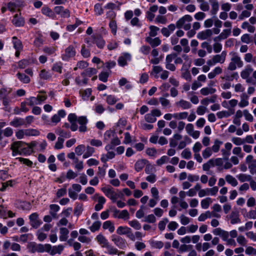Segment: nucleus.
<instances>
[{"label": "nucleus", "instance_id": "f8f14e48", "mask_svg": "<svg viewBox=\"0 0 256 256\" xmlns=\"http://www.w3.org/2000/svg\"><path fill=\"white\" fill-rule=\"evenodd\" d=\"M77 119V116L74 114H70L68 116V120L71 124L70 128L72 131H76L78 128V125L76 123Z\"/></svg>", "mask_w": 256, "mask_h": 256}, {"label": "nucleus", "instance_id": "6ab92c4d", "mask_svg": "<svg viewBox=\"0 0 256 256\" xmlns=\"http://www.w3.org/2000/svg\"><path fill=\"white\" fill-rule=\"evenodd\" d=\"M12 24L16 26H21L24 25V21L22 18L16 14L12 20Z\"/></svg>", "mask_w": 256, "mask_h": 256}, {"label": "nucleus", "instance_id": "603ef678", "mask_svg": "<svg viewBox=\"0 0 256 256\" xmlns=\"http://www.w3.org/2000/svg\"><path fill=\"white\" fill-rule=\"evenodd\" d=\"M94 152V149L92 147L87 146L86 152L83 155L82 157L84 158H88Z\"/></svg>", "mask_w": 256, "mask_h": 256}, {"label": "nucleus", "instance_id": "79ce46f5", "mask_svg": "<svg viewBox=\"0 0 256 256\" xmlns=\"http://www.w3.org/2000/svg\"><path fill=\"white\" fill-rule=\"evenodd\" d=\"M216 90L213 88H204L200 90V94L203 96H208L209 94L214 93Z\"/></svg>", "mask_w": 256, "mask_h": 256}, {"label": "nucleus", "instance_id": "13d9d810", "mask_svg": "<svg viewBox=\"0 0 256 256\" xmlns=\"http://www.w3.org/2000/svg\"><path fill=\"white\" fill-rule=\"evenodd\" d=\"M109 26L111 29L112 32L114 34H116L117 30V24L116 20H112Z\"/></svg>", "mask_w": 256, "mask_h": 256}, {"label": "nucleus", "instance_id": "cd10ccee", "mask_svg": "<svg viewBox=\"0 0 256 256\" xmlns=\"http://www.w3.org/2000/svg\"><path fill=\"white\" fill-rule=\"evenodd\" d=\"M50 214L54 218H57L56 212L60 210V206L57 204H52L50 206Z\"/></svg>", "mask_w": 256, "mask_h": 256}, {"label": "nucleus", "instance_id": "412c9836", "mask_svg": "<svg viewBox=\"0 0 256 256\" xmlns=\"http://www.w3.org/2000/svg\"><path fill=\"white\" fill-rule=\"evenodd\" d=\"M212 6L210 12L212 14L215 15L219 9V4L217 0H209Z\"/></svg>", "mask_w": 256, "mask_h": 256}, {"label": "nucleus", "instance_id": "680f3d73", "mask_svg": "<svg viewBox=\"0 0 256 256\" xmlns=\"http://www.w3.org/2000/svg\"><path fill=\"white\" fill-rule=\"evenodd\" d=\"M64 141V138H62L61 137H58V140L55 144L54 145V148L55 149H61L63 148V143Z\"/></svg>", "mask_w": 256, "mask_h": 256}, {"label": "nucleus", "instance_id": "6e6d98bb", "mask_svg": "<svg viewBox=\"0 0 256 256\" xmlns=\"http://www.w3.org/2000/svg\"><path fill=\"white\" fill-rule=\"evenodd\" d=\"M101 226V222L100 221H96L90 227V230L92 232L98 230Z\"/></svg>", "mask_w": 256, "mask_h": 256}, {"label": "nucleus", "instance_id": "a19ab883", "mask_svg": "<svg viewBox=\"0 0 256 256\" xmlns=\"http://www.w3.org/2000/svg\"><path fill=\"white\" fill-rule=\"evenodd\" d=\"M56 132L60 136L59 137L62 138H69L70 136V132H66L61 128H57L56 130Z\"/></svg>", "mask_w": 256, "mask_h": 256}, {"label": "nucleus", "instance_id": "052dcab7", "mask_svg": "<svg viewBox=\"0 0 256 256\" xmlns=\"http://www.w3.org/2000/svg\"><path fill=\"white\" fill-rule=\"evenodd\" d=\"M155 22L156 23L165 24L167 22V18L165 16L158 15L155 19Z\"/></svg>", "mask_w": 256, "mask_h": 256}, {"label": "nucleus", "instance_id": "473e14b6", "mask_svg": "<svg viewBox=\"0 0 256 256\" xmlns=\"http://www.w3.org/2000/svg\"><path fill=\"white\" fill-rule=\"evenodd\" d=\"M96 73V70L94 68H89L86 69L82 73V76L84 78L86 76H91L94 74Z\"/></svg>", "mask_w": 256, "mask_h": 256}, {"label": "nucleus", "instance_id": "dca6fc26", "mask_svg": "<svg viewBox=\"0 0 256 256\" xmlns=\"http://www.w3.org/2000/svg\"><path fill=\"white\" fill-rule=\"evenodd\" d=\"M92 38L94 42L95 43L97 46L100 48H102L105 45V41L100 35L92 36Z\"/></svg>", "mask_w": 256, "mask_h": 256}, {"label": "nucleus", "instance_id": "338daca9", "mask_svg": "<svg viewBox=\"0 0 256 256\" xmlns=\"http://www.w3.org/2000/svg\"><path fill=\"white\" fill-rule=\"evenodd\" d=\"M232 142L236 146H240L244 143V139L238 137H233Z\"/></svg>", "mask_w": 256, "mask_h": 256}, {"label": "nucleus", "instance_id": "f257e3e1", "mask_svg": "<svg viewBox=\"0 0 256 256\" xmlns=\"http://www.w3.org/2000/svg\"><path fill=\"white\" fill-rule=\"evenodd\" d=\"M11 149L12 150V155L14 156L16 154H30L32 150L28 146V144L22 141H18L14 142L11 146Z\"/></svg>", "mask_w": 256, "mask_h": 256}, {"label": "nucleus", "instance_id": "e433bc0d", "mask_svg": "<svg viewBox=\"0 0 256 256\" xmlns=\"http://www.w3.org/2000/svg\"><path fill=\"white\" fill-rule=\"evenodd\" d=\"M16 75L18 78L24 84H28L30 82V78H29V76H27L24 74L18 72Z\"/></svg>", "mask_w": 256, "mask_h": 256}, {"label": "nucleus", "instance_id": "ddd939ff", "mask_svg": "<svg viewBox=\"0 0 256 256\" xmlns=\"http://www.w3.org/2000/svg\"><path fill=\"white\" fill-rule=\"evenodd\" d=\"M131 60V56L128 53H124L118 58V64L121 66H124L127 64V62Z\"/></svg>", "mask_w": 256, "mask_h": 256}, {"label": "nucleus", "instance_id": "c85d7f7f", "mask_svg": "<svg viewBox=\"0 0 256 256\" xmlns=\"http://www.w3.org/2000/svg\"><path fill=\"white\" fill-rule=\"evenodd\" d=\"M102 228L104 230H108L111 233L113 232L115 230V228L113 222L110 220L106 221L103 223Z\"/></svg>", "mask_w": 256, "mask_h": 256}, {"label": "nucleus", "instance_id": "f704fd0d", "mask_svg": "<svg viewBox=\"0 0 256 256\" xmlns=\"http://www.w3.org/2000/svg\"><path fill=\"white\" fill-rule=\"evenodd\" d=\"M42 12L44 14L46 15L50 18H54L55 17L54 12L48 7H43L42 9Z\"/></svg>", "mask_w": 256, "mask_h": 256}, {"label": "nucleus", "instance_id": "7c9ffc66", "mask_svg": "<svg viewBox=\"0 0 256 256\" xmlns=\"http://www.w3.org/2000/svg\"><path fill=\"white\" fill-rule=\"evenodd\" d=\"M225 179L226 182L232 186H236L238 184V182L236 178L230 174L226 175Z\"/></svg>", "mask_w": 256, "mask_h": 256}, {"label": "nucleus", "instance_id": "c9c22d12", "mask_svg": "<svg viewBox=\"0 0 256 256\" xmlns=\"http://www.w3.org/2000/svg\"><path fill=\"white\" fill-rule=\"evenodd\" d=\"M222 144V142L218 139H216L214 141V145L210 147L212 151L214 152H217L219 151L220 146Z\"/></svg>", "mask_w": 256, "mask_h": 256}, {"label": "nucleus", "instance_id": "bb28decb", "mask_svg": "<svg viewBox=\"0 0 256 256\" xmlns=\"http://www.w3.org/2000/svg\"><path fill=\"white\" fill-rule=\"evenodd\" d=\"M146 41L149 43L152 48L159 46L161 42L158 38H152L150 37H148L146 38Z\"/></svg>", "mask_w": 256, "mask_h": 256}, {"label": "nucleus", "instance_id": "4be33fe9", "mask_svg": "<svg viewBox=\"0 0 256 256\" xmlns=\"http://www.w3.org/2000/svg\"><path fill=\"white\" fill-rule=\"evenodd\" d=\"M231 32L230 29L224 30L218 37L214 38V40L216 41L217 40H221L226 39L230 34Z\"/></svg>", "mask_w": 256, "mask_h": 256}, {"label": "nucleus", "instance_id": "7ed1b4c3", "mask_svg": "<svg viewBox=\"0 0 256 256\" xmlns=\"http://www.w3.org/2000/svg\"><path fill=\"white\" fill-rule=\"evenodd\" d=\"M192 20V16L186 14L180 18L176 22L177 28H183L186 30H190L191 28L190 22Z\"/></svg>", "mask_w": 256, "mask_h": 256}, {"label": "nucleus", "instance_id": "39448f33", "mask_svg": "<svg viewBox=\"0 0 256 256\" xmlns=\"http://www.w3.org/2000/svg\"><path fill=\"white\" fill-rule=\"evenodd\" d=\"M76 54L75 47L72 45H70L66 48L64 53L62 55V58L64 60H68L70 58L74 57Z\"/></svg>", "mask_w": 256, "mask_h": 256}, {"label": "nucleus", "instance_id": "69168bd1", "mask_svg": "<svg viewBox=\"0 0 256 256\" xmlns=\"http://www.w3.org/2000/svg\"><path fill=\"white\" fill-rule=\"evenodd\" d=\"M129 213L127 210H122V211H120V214L118 216V218L120 219H128L129 218Z\"/></svg>", "mask_w": 256, "mask_h": 256}, {"label": "nucleus", "instance_id": "5fc2aeb1", "mask_svg": "<svg viewBox=\"0 0 256 256\" xmlns=\"http://www.w3.org/2000/svg\"><path fill=\"white\" fill-rule=\"evenodd\" d=\"M129 225L135 230H139L141 228L140 224L137 220H132L128 222Z\"/></svg>", "mask_w": 256, "mask_h": 256}, {"label": "nucleus", "instance_id": "5701e85b", "mask_svg": "<svg viewBox=\"0 0 256 256\" xmlns=\"http://www.w3.org/2000/svg\"><path fill=\"white\" fill-rule=\"evenodd\" d=\"M120 143V141L118 137L114 138L110 142V144L106 145L105 147L106 150L108 151L109 150L114 149L116 146L119 145Z\"/></svg>", "mask_w": 256, "mask_h": 256}, {"label": "nucleus", "instance_id": "774afa93", "mask_svg": "<svg viewBox=\"0 0 256 256\" xmlns=\"http://www.w3.org/2000/svg\"><path fill=\"white\" fill-rule=\"evenodd\" d=\"M182 156L186 159H189L192 157V153L189 149H184L181 153Z\"/></svg>", "mask_w": 256, "mask_h": 256}, {"label": "nucleus", "instance_id": "8fccbe9b", "mask_svg": "<svg viewBox=\"0 0 256 256\" xmlns=\"http://www.w3.org/2000/svg\"><path fill=\"white\" fill-rule=\"evenodd\" d=\"M52 76L49 72L45 70H42L40 73V78L47 80L51 78Z\"/></svg>", "mask_w": 256, "mask_h": 256}, {"label": "nucleus", "instance_id": "a18cd8bd", "mask_svg": "<svg viewBox=\"0 0 256 256\" xmlns=\"http://www.w3.org/2000/svg\"><path fill=\"white\" fill-rule=\"evenodd\" d=\"M162 68L159 66H152V70L150 72V74H154V78H158V74L162 71Z\"/></svg>", "mask_w": 256, "mask_h": 256}, {"label": "nucleus", "instance_id": "de8ad7c7", "mask_svg": "<svg viewBox=\"0 0 256 256\" xmlns=\"http://www.w3.org/2000/svg\"><path fill=\"white\" fill-rule=\"evenodd\" d=\"M116 3L118 4V6H116V4H114L112 2H109L104 6V8L106 9L112 10H114L115 8L120 10V6L122 4V3H120L118 1L116 2Z\"/></svg>", "mask_w": 256, "mask_h": 256}, {"label": "nucleus", "instance_id": "864d4df0", "mask_svg": "<svg viewBox=\"0 0 256 256\" xmlns=\"http://www.w3.org/2000/svg\"><path fill=\"white\" fill-rule=\"evenodd\" d=\"M144 119L146 122L150 123L154 122L156 120V118L154 117L151 112L145 115Z\"/></svg>", "mask_w": 256, "mask_h": 256}, {"label": "nucleus", "instance_id": "1a4fd4ad", "mask_svg": "<svg viewBox=\"0 0 256 256\" xmlns=\"http://www.w3.org/2000/svg\"><path fill=\"white\" fill-rule=\"evenodd\" d=\"M88 119L86 116H81L78 118L76 122L80 125L78 129L80 132H84L87 130L86 124Z\"/></svg>", "mask_w": 256, "mask_h": 256}, {"label": "nucleus", "instance_id": "c756f323", "mask_svg": "<svg viewBox=\"0 0 256 256\" xmlns=\"http://www.w3.org/2000/svg\"><path fill=\"white\" fill-rule=\"evenodd\" d=\"M146 162L147 160H138L134 165L135 170L137 172L142 170L145 166Z\"/></svg>", "mask_w": 256, "mask_h": 256}, {"label": "nucleus", "instance_id": "c03bdc74", "mask_svg": "<svg viewBox=\"0 0 256 256\" xmlns=\"http://www.w3.org/2000/svg\"><path fill=\"white\" fill-rule=\"evenodd\" d=\"M212 202V200L210 198H206L204 199H203L201 201V206L202 208L206 209L208 208L210 204Z\"/></svg>", "mask_w": 256, "mask_h": 256}, {"label": "nucleus", "instance_id": "6e6552de", "mask_svg": "<svg viewBox=\"0 0 256 256\" xmlns=\"http://www.w3.org/2000/svg\"><path fill=\"white\" fill-rule=\"evenodd\" d=\"M54 12L56 14L60 15L62 18H68L70 16V10L67 8H64L62 6H55Z\"/></svg>", "mask_w": 256, "mask_h": 256}, {"label": "nucleus", "instance_id": "9b49d317", "mask_svg": "<svg viewBox=\"0 0 256 256\" xmlns=\"http://www.w3.org/2000/svg\"><path fill=\"white\" fill-rule=\"evenodd\" d=\"M190 62L188 64H184L181 69L182 72V77L188 81H190L192 80L190 74L188 70V68L190 67Z\"/></svg>", "mask_w": 256, "mask_h": 256}, {"label": "nucleus", "instance_id": "72a5a7b5", "mask_svg": "<svg viewBox=\"0 0 256 256\" xmlns=\"http://www.w3.org/2000/svg\"><path fill=\"white\" fill-rule=\"evenodd\" d=\"M244 60L246 62L250 63L252 62L254 64L256 65V57H253L251 53H246L244 56Z\"/></svg>", "mask_w": 256, "mask_h": 256}, {"label": "nucleus", "instance_id": "20e7f679", "mask_svg": "<svg viewBox=\"0 0 256 256\" xmlns=\"http://www.w3.org/2000/svg\"><path fill=\"white\" fill-rule=\"evenodd\" d=\"M102 190L106 196L110 198L113 203H115V202L117 201L118 198H122L124 196L120 192H116L112 188H103Z\"/></svg>", "mask_w": 256, "mask_h": 256}, {"label": "nucleus", "instance_id": "0eeeda50", "mask_svg": "<svg viewBox=\"0 0 256 256\" xmlns=\"http://www.w3.org/2000/svg\"><path fill=\"white\" fill-rule=\"evenodd\" d=\"M43 244H37L36 242H30L28 245V248L32 253L36 252H43Z\"/></svg>", "mask_w": 256, "mask_h": 256}, {"label": "nucleus", "instance_id": "37998d69", "mask_svg": "<svg viewBox=\"0 0 256 256\" xmlns=\"http://www.w3.org/2000/svg\"><path fill=\"white\" fill-rule=\"evenodd\" d=\"M64 250V246L62 245H58L52 247V252H50L51 255H54L56 254H60Z\"/></svg>", "mask_w": 256, "mask_h": 256}, {"label": "nucleus", "instance_id": "3c124183", "mask_svg": "<svg viewBox=\"0 0 256 256\" xmlns=\"http://www.w3.org/2000/svg\"><path fill=\"white\" fill-rule=\"evenodd\" d=\"M104 96H106V101L108 104L112 105L116 104L117 102V99L113 95H108L106 94H104Z\"/></svg>", "mask_w": 256, "mask_h": 256}, {"label": "nucleus", "instance_id": "49530a36", "mask_svg": "<svg viewBox=\"0 0 256 256\" xmlns=\"http://www.w3.org/2000/svg\"><path fill=\"white\" fill-rule=\"evenodd\" d=\"M26 136H38L40 135V132L36 129H26Z\"/></svg>", "mask_w": 256, "mask_h": 256}, {"label": "nucleus", "instance_id": "a211bd4d", "mask_svg": "<svg viewBox=\"0 0 256 256\" xmlns=\"http://www.w3.org/2000/svg\"><path fill=\"white\" fill-rule=\"evenodd\" d=\"M226 52L223 51L220 54H216L212 58L215 62L216 63L223 64L226 60Z\"/></svg>", "mask_w": 256, "mask_h": 256}, {"label": "nucleus", "instance_id": "2f4dec72", "mask_svg": "<svg viewBox=\"0 0 256 256\" xmlns=\"http://www.w3.org/2000/svg\"><path fill=\"white\" fill-rule=\"evenodd\" d=\"M222 72V68L220 66H217L208 74V78L210 79L214 78L216 75L220 74Z\"/></svg>", "mask_w": 256, "mask_h": 256}, {"label": "nucleus", "instance_id": "393cba45", "mask_svg": "<svg viewBox=\"0 0 256 256\" xmlns=\"http://www.w3.org/2000/svg\"><path fill=\"white\" fill-rule=\"evenodd\" d=\"M230 223L236 224L240 222V220L239 218V214L238 212H232L230 215Z\"/></svg>", "mask_w": 256, "mask_h": 256}, {"label": "nucleus", "instance_id": "2eb2a0df", "mask_svg": "<svg viewBox=\"0 0 256 256\" xmlns=\"http://www.w3.org/2000/svg\"><path fill=\"white\" fill-rule=\"evenodd\" d=\"M252 72V68L250 65L248 64L240 72V76L242 79H246L249 77Z\"/></svg>", "mask_w": 256, "mask_h": 256}, {"label": "nucleus", "instance_id": "4c0bfd02", "mask_svg": "<svg viewBox=\"0 0 256 256\" xmlns=\"http://www.w3.org/2000/svg\"><path fill=\"white\" fill-rule=\"evenodd\" d=\"M12 42L14 44V47L15 50H22V42L18 40L16 36L12 38Z\"/></svg>", "mask_w": 256, "mask_h": 256}, {"label": "nucleus", "instance_id": "aec40b11", "mask_svg": "<svg viewBox=\"0 0 256 256\" xmlns=\"http://www.w3.org/2000/svg\"><path fill=\"white\" fill-rule=\"evenodd\" d=\"M24 124V120L20 118H16L10 122V125L15 128L21 126Z\"/></svg>", "mask_w": 256, "mask_h": 256}, {"label": "nucleus", "instance_id": "09e8293b", "mask_svg": "<svg viewBox=\"0 0 256 256\" xmlns=\"http://www.w3.org/2000/svg\"><path fill=\"white\" fill-rule=\"evenodd\" d=\"M212 154V151L210 147H206L202 152V157L206 159L210 157Z\"/></svg>", "mask_w": 256, "mask_h": 256}, {"label": "nucleus", "instance_id": "58836bf2", "mask_svg": "<svg viewBox=\"0 0 256 256\" xmlns=\"http://www.w3.org/2000/svg\"><path fill=\"white\" fill-rule=\"evenodd\" d=\"M131 230V228L128 226H119L116 232L118 234H127L128 233H130V231Z\"/></svg>", "mask_w": 256, "mask_h": 256}, {"label": "nucleus", "instance_id": "4468645a", "mask_svg": "<svg viewBox=\"0 0 256 256\" xmlns=\"http://www.w3.org/2000/svg\"><path fill=\"white\" fill-rule=\"evenodd\" d=\"M175 104L177 107L180 108L183 110L189 109L192 106L190 102L183 99H181L179 101L176 102Z\"/></svg>", "mask_w": 256, "mask_h": 256}, {"label": "nucleus", "instance_id": "0e129e2a", "mask_svg": "<svg viewBox=\"0 0 256 256\" xmlns=\"http://www.w3.org/2000/svg\"><path fill=\"white\" fill-rule=\"evenodd\" d=\"M109 74L108 72H102L98 75L99 80L103 82H106Z\"/></svg>", "mask_w": 256, "mask_h": 256}, {"label": "nucleus", "instance_id": "bf43d9fd", "mask_svg": "<svg viewBox=\"0 0 256 256\" xmlns=\"http://www.w3.org/2000/svg\"><path fill=\"white\" fill-rule=\"evenodd\" d=\"M159 100L163 107L166 108L170 106V101L164 97H160L159 98Z\"/></svg>", "mask_w": 256, "mask_h": 256}, {"label": "nucleus", "instance_id": "9d476101", "mask_svg": "<svg viewBox=\"0 0 256 256\" xmlns=\"http://www.w3.org/2000/svg\"><path fill=\"white\" fill-rule=\"evenodd\" d=\"M112 241L114 244L120 248H124L126 247V240L120 236L113 235L112 236Z\"/></svg>", "mask_w": 256, "mask_h": 256}, {"label": "nucleus", "instance_id": "f03ea898", "mask_svg": "<svg viewBox=\"0 0 256 256\" xmlns=\"http://www.w3.org/2000/svg\"><path fill=\"white\" fill-rule=\"evenodd\" d=\"M230 54L232 56V58L230 62L227 67V70L234 71L236 69L237 67L239 68H242L244 66V62L240 57L234 52H231Z\"/></svg>", "mask_w": 256, "mask_h": 256}, {"label": "nucleus", "instance_id": "f3484780", "mask_svg": "<svg viewBox=\"0 0 256 256\" xmlns=\"http://www.w3.org/2000/svg\"><path fill=\"white\" fill-rule=\"evenodd\" d=\"M212 34V32L210 29H208L198 33L197 37L198 38L204 40L210 37Z\"/></svg>", "mask_w": 256, "mask_h": 256}, {"label": "nucleus", "instance_id": "ea45409f", "mask_svg": "<svg viewBox=\"0 0 256 256\" xmlns=\"http://www.w3.org/2000/svg\"><path fill=\"white\" fill-rule=\"evenodd\" d=\"M236 177L241 182H250L252 179V176L250 175H247L244 174H240L237 176Z\"/></svg>", "mask_w": 256, "mask_h": 256}, {"label": "nucleus", "instance_id": "4d7b16f0", "mask_svg": "<svg viewBox=\"0 0 256 256\" xmlns=\"http://www.w3.org/2000/svg\"><path fill=\"white\" fill-rule=\"evenodd\" d=\"M243 114L246 120L250 122H252L254 121V117L252 114L249 112L248 110H244Z\"/></svg>", "mask_w": 256, "mask_h": 256}, {"label": "nucleus", "instance_id": "423d86ee", "mask_svg": "<svg viewBox=\"0 0 256 256\" xmlns=\"http://www.w3.org/2000/svg\"><path fill=\"white\" fill-rule=\"evenodd\" d=\"M29 218L30 226L34 228H37L42 224V222L38 218V216L36 212L30 214Z\"/></svg>", "mask_w": 256, "mask_h": 256}, {"label": "nucleus", "instance_id": "a878e982", "mask_svg": "<svg viewBox=\"0 0 256 256\" xmlns=\"http://www.w3.org/2000/svg\"><path fill=\"white\" fill-rule=\"evenodd\" d=\"M97 242L102 247H106L108 244V242L106 238L102 234L98 235L96 238Z\"/></svg>", "mask_w": 256, "mask_h": 256}, {"label": "nucleus", "instance_id": "b1692460", "mask_svg": "<svg viewBox=\"0 0 256 256\" xmlns=\"http://www.w3.org/2000/svg\"><path fill=\"white\" fill-rule=\"evenodd\" d=\"M60 241H66L68 238L69 233L68 230L66 228H61L60 229Z\"/></svg>", "mask_w": 256, "mask_h": 256}, {"label": "nucleus", "instance_id": "e2e57ef3", "mask_svg": "<svg viewBox=\"0 0 256 256\" xmlns=\"http://www.w3.org/2000/svg\"><path fill=\"white\" fill-rule=\"evenodd\" d=\"M86 150V147L84 144H80L77 146L75 148V152L78 156L82 155Z\"/></svg>", "mask_w": 256, "mask_h": 256}]
</instances>
